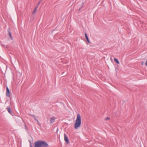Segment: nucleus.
<instances>
[{
  "mask_svg": "<svg viewBox=\"0 0 147 147\" xmlns=\"http://www.w3.org/2000/svg\"><path fill=\"white\" fill-rule=\"evenodd\" d=\"M47 143L43 140H38L34 144V147H47L48 146Z\"/></svg>",
  "mask_w": 147,
  "mask_h": 147,
  "instance_id": "nucleus-1",
  "label": "nucleus"
},
{
  "mask_svg": "<svg viewBox=\"0 0 147 147\" xmlns=\"http://www.w3.org/2000/svg\"><path fill=\"white\" fill-rule=\"evenodd\" d=\"M81 124V119L80 115L78 114L77 115V118L76 123L74 125V128L76 129L80 127Z\"/></svg>",
  "mask_w": 147,
  "mask_h": 147,
  "instance_id": "nucleus-2",
  "label": "nucleus"
},
{
  "mask_svg": "<svg viewBox=\"0 0 147 147\" xmlns=\"http://www.w3.org/2000/svg\"><path fill=\"white\" fill-rule=\"evenodd\" d=\"M64 140L66 143L67 144H69V140L68 138L66 136L65 134H64Z\"/></svg>",
  "mask_w": 147,
  "mask_h": 147,
  "instance_id": "nucleus-3",
  "label": "nucleus"
},
{
  "mask_svg": "<svg viewBox=\"0 0 147 147\" xmlns=\"http://www.w3.org/2000/svg\"><path fill=\"white\" fill-rule=\"evenodd\" d=\"M6 95L7 97H10V91L7 87L6 88Z\"/></svg>",
  "mask_w": 147,
  "mask_h": 147,
  "instance_id": "nucleus-4",
  "label": "nucleus"
},
{
  "mask_svg": "<svg viewBox=\"0 0 147 147\" xmlns=\"http://www.w3.org/2000/svg\"><path fill=\"white\" fill-rule=\"evenodd\" d=\"M7 31H8V34H9V35L10 36V38H11V39L12 40L13 39V38H12V37L11 36V30H10V29L9 28H8V29H7Z\"/></svg>",
  "mask_w": 147,
  "mask_h": 147,
  "instance_id": "nucleus-5",
  "label": "nucleus"
},
{
  "mask_svg": "<svg viewBox=\"0 0 147 147\" xmlns=\"http://www.w3.org/2000/svg\"><path fill=\"white\" fill-rule=\"evenodd\" d=\"M55 117L54 116L52 117L50 119V122L51 123H52L53 122H54L55 120Z\"/></svg>",
  "mask_w": 147,
  "mask_h": 147,
  "instance_id": "nucleus-6",
  "label": "nucleus"
},
{
  "mask_svg": "<svg viewBox=\"0 0 147 147\" xmlns=\"http://www.w3.org/2000/svg\"><path fill=\"white\" fill-rule=\"evenodd\" d=\"M85 37L87 41L89 43H90V41L89 40L87 36V34L86 33H85Z\"/></svg>",
  "mask_w": 147,
  "mask_h": 147,
  "instance_id": "nucleus-7",
  "label": "nucleus"
},
{
  "mask_svg": "<svg viewBox=\"0 0 147 147\" xmlns=\"http://www.w3.org/2000/svg\"><path fill=\"white\" fill-rule=\"evenodd\" d=\"M7 110L8 112H9V113H10V114H11V110L9 108V107H7Z\"/></svg>",
  "mask_w": 147,
  "mask_h": 147,
  "instance_id": "nucleus-8",
  "label": "nucleus"
},
{
  "mask_svg": "<svg viewBox=\"0 0 147 147\" xmlns=\"http://www.w3.org/2000/svg\"><path fill=\"white\" fill-rule=\"evenodd\" d=\"M114 61H115L116 62L117 64H119V61L116 58H115L114 59Z\"/></svg>",
  "mask_w": 147,
  "mask_h": 147,
  "instance_id": "nucleus-9",
  "label": "nucleus"
},
{
  "mask_svg": "<svg viewBox=\"0 0 147 147\" xmlns=\"http://www.w3.org/2000/svg\"><path fill=\"white\" fill-rule=\"evenodd\" d=\"M30 115L34 117V120H35V119H36L35 116H34L31 114H30Z\"/></svg>",
  "mask_w": 147,
  "mask_h": 147,
  "instance_id": "nucleus-10",
  "label": "nucleus"
},
{
  "mask_svg": "<svg viewBox=\"0 0 147 147\" xmlns=\"http://www.w3.org/2000/svg\"><path fill=\"white\" fill-rule=\"evenodd\" d=\"M36 9H34L33 11L32 12V13L34 14L35 13V12L36 11Z\"/></svg>",
  "mask_w": 147,
  "mask_h": 147,
  "instance_id": "nucleus-11",
  "label": "nucleus"
},
{
  "mask_svg": "<svg viewBox=\"0 0 147 147\" xmlns=\"http://www.w3.org/2000/svg\"><path fill=\"white\" fill-rule=\"evenodd\" d=\"M35 120L38 123V125H39V124H40V123L38 120L36 119H35Z\"/></svg>",
  "mask_w": 147,
  "mask_h": 147,
  "instance_id": "nucleus-12",
  "label": "nucleus"
},
{
  "mask_svg": "<svg viewBox=\"0 0 147 147\" xmlns=\"http://www.w3.org/2000/svg\"><path fill=\"white\" fill-rule=\"evenodd\" d=\"M41 1L42 0H40L38 3V4H37V5H38V6L41 3Z\"/></svg>",
  "mask_w": 147,
  "mask_h": 147,
  "instance_id": "nucleus-13",
  "label": "nucleus"
},
{
  "mask_svg": "<svg viewBox=\"0 0 147 147\" xmlns=\"http://www.w3.org/2000/svg\"><path fill=\"white\" fill-rule=\"evenodd\" d=\"M24 122V125H25V129H27V127H26V124L25 123V122Z\"/></svg>",
  "mask_w": 147,
  "mask_h": 147,
  "instance_id": "nucleus-14",
  "label": "nucleus"
},
{
  "mask_svg": "<svg viewBox=\"0 0 147 147\" xmlns=\"http://www.w3.org/2000/svg\"><path fill=\"white\" fill-rule=\"evenodd\" d=\"M38 5H37V6L35 8V9H38Z\"/></svg>",
  "mask_w": 147,
  "mask_h": 147,
  "instance_id": "nucleus-15",
  "label": "nucleus"
},
{
  "mask_svg": "<svg viewBox=\"0 0 147 147\" xmlns=\"http://www.w3.org/2000/svg\"><path fill=\"white\" fill-rule=\"evenodd\" d=\"M144 63V61H142L141 62V64L142 65H143Z\"/></svg>",
  "mask_w": 147,
  "mask_h": 147,
  "instance_id": "nucleus-16",
  "label": "nucleus"
},
{
  "mask_svg": "<svg viewBox=\"0 0 147 147\" xmlns=\"http://www.w3.org/2000/svg\"><path fill=\"white\" fill-rule=\"evenodd\" d=\"M109 119V118L108 117H107L106 120H108Z\"/></svg>",
  "mask_w": 147,
  "mask_h": 147,
  "instance_id": "nucleus-17",
  "label": "nucleus"
},
{
  "mask_svg": "<svg viewBox=\"0 0 147 147\" xmlns=\"http://www.w3.org/2000/svg\"><path fill=\"white\" fill-rule=\"evenodd\" d=\"M81 8H82V7H81V8H80L79 9L78 11H80V10H81Z\"/></svg>",
  "mask_w": 147,
  "mask_h": 147,
  "instance_id": "nucleus-18",
  "label": "nucleus"
},
{
  "mask_svg": "<svg viewBox=\"0 0 147 147\" xmlns=\"http://www.w3.org/2000/svg\"><path fill=\"white\" fill-rule=\"evenodd\" d=\"M30 147H32V146L31 144H30Z\"/></svg>",
  "mask_w": 147,
  "mask_h": 147,
  "instance_id": "nucleus-19",
  "label": "nucleus"
}]
</instances>
